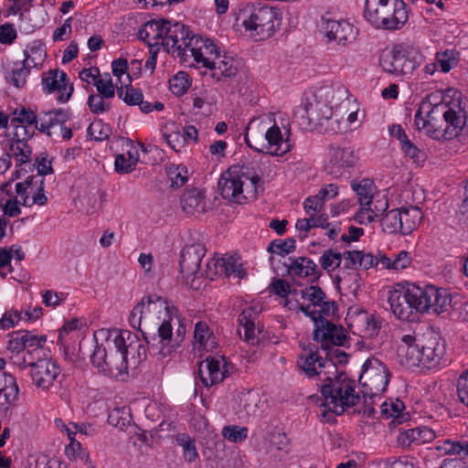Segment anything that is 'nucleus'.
Segmentation results:
<instances>
[{
	"label": "nucleus",
	"instance_id": "1",
	"mask_svg": "<svg viewBox=\"0 0 468 468\" xmlns=\"http://www.w3.org/2000/svg\"><path fill=\"white\" fill-rule=\"evenodd\" d=\"M467 112L460 101L451 104H436L423 101L417 111L414 122L418 130L429 136L439 139H452L458 136L466 126Z\"/></svg>",
	"mask_w": 468,
	"mask_h": 468
},
{
	"label": "nucleus",
	"instance_id": "2",
	"mask_svg": "<svg viewBox=\"0 0 468 468\" xmlns=\"http://www.w3.org/2000/svg\"><path fill=\"white\" fill-rule=\"evenodd\" d=\"M237 27H243L251 37L263 40L271 37L281 26V15L269 5L241 2L234 11Z\"/></svg>",
	"mask_w": 468,
	"mask_h": 468
},
{
	"label": "nucleus",
	"instance_id": "3",
	"mask_svg": "<svg viewBox=\"0 0 468 468\" xmlns=\"http://www.w3.org/2000/svg\"><path fill=\"white\" fill-rule=\"evenodd\" d=\"M320 391L324 399V405L336 415H342L346 408L353 407L359 401V395L356 392V381L336 367L329 373H324L321 378Z\"/></svg>",
	"mask_w": 468,
	"mask_h": 468
},
{
	"label": "nucleus",
	"instance_id": "4",
	"mask_svg": "<svg viewBox=\"0 0 468 468\" xmlns=\"http://www.w3.org/2000/svg\"><path fill=\"white\" fill-rule=\"evenodd\" d=\"M150 353L159 359L165 358L181 346L186 335L184 319L173 308L167 319L158 326L157 333L142 331Z\"/></svg>",
	"mask_w": 468,
	"mask_h": 468
},
{
	"label": "nucleus",
	"instance_id": "5",
	"mask_svg": "<svg viewBox=\"0 0 468 468\" xmlns=\"http://www.w3.org/2000/svg\"><path fill=\"white\" fill-rule=\"evenodd\" d=\"M260 181L253 167L232 165L221 175L218 185L223 198L241 204L256 198Z\"/></svg>",
	"mask_w": 468,
	"mask_h": 468
},
{
	"label": "nucleus",
	"instance_id": "6",
	"mask_svg": "<svg viewBox=\"0 0 468 468\" xmlns=\"http://www.w3.org/2000/svg\"><path fill=\"white\" fill-rule=\"evenodd\" d=\"M365 18L375 27L399 29L408 21V10L402 0H366Z\"/></svg>",
	"mask_w": 468,
	"mask_h": 468
},
{
	"label": "nucleus",
	"instance_id": "7",
	"mask_svg": "<svg viewBox=\"0 0 468 468\" xmlns=\"http://www.w3.org/2000/svg\"><path fill=\"white\" fill-rule=\"evenodd\" d=\"M14 365L21 369L29 368L32 385L43 392L51 390L61 374L59 364L51 357H15Z\"/></svg>",
	"mask_w": 468,
	"mask_h": 468
},
{
	"label": "nucleus",
	"instance_id": "8",
	"mask_svg": "<svg viewBox=\"0 0 468 468\" xmlns=\"http://www.w3.org/2000/svg\"><path fill=\"white\" fill-rule=\"evenodd\" d=\"M418 51L409 46L395 45L382 51L379 65L386 72L396 76L411 74L418 65Z\"/></svg>",
	"mask_w": 468,
	"mask_h": 468
},
{
	"label": "nucleus",
	"instance_id": "9",
	"mask_svg": "<svg viewBox=\"0 0 468 468\" xmlns=\"http://www.w3.org/2000/svg\"><path fill=\"white\" fill-rule=\"evenodd\" d=\"M108 337H112L114 347L120 348L123 356H126L127 368H135L146 359L147 349L133 333L113 328L108 330Z\"/></svg>",
	"mask_w": 468,
	"mask_h": 468
},
{
	"label": "nucleus",
	"instance_id": "10",
	"mask_svg": "<svg viewBox=\"0 0 468 468\" xmlns=\"http://www.w3.org/2000/svg\"><path fill=\"white\" fill-rule=\"evenodd\" d=\"M421 295V287L416 284L389 291L388 303L392 313L400 320L410 321L414 311L420 313L418 303Z\"/></svg>",
	"mask_w": 468,
	"mask_h": 468
},
{
	"label": "nucleus",
	"instance_id": "11",
	"mask_svg": "<svg viewBox=\"0 0 468 468\" xmlns=\"http://www.w3.org/2000/svg\"><path fill=\"white\" fill-rule=\"evenodd\" d=\"M363 368L359 382L368 388L370 397H375L387 390L390 372L386 365L373 357L364 363Z\"/></svg>",
	"mask_w": 468,
	"mask_h": 468
},
{
	"label": "nucleus",
	"instance_id": "12",
	"mask_svg": "<svg viewBox=\"0 0 468 468\" xmlns=\"http://www.w3.org/2000/svg\"><path fill=\"white\" fill-rule=\"evenodd\" d=\"M190 32L182 23L176 22L172 24L168 20L165 24L162 45L168 53L176 55L183 60L188 57V41L191 39Z\"/></svg>",
	"mask_w": 468,
	"mask_h": 468
},
{
	"label": "nucleus",
	"instance_id": "13",
	"mask_svg": "<svg viewBox=\"0 0 468 468\" xmlns=\"http://www.w3.org/2000/svg\"><path fill=\"white\" fill-rule=\"evenodd\" d=\"M421 367L431 369L440 365L445 352V342L434 332H427L419 337Z\"/></svg>",
	"mask_w": 468,
	"mask_h": 468
},
{
	"label": "nucleus",
	"instance_id": "14",
	"mask_svg": "<svg viewBox=\"0 0 468 468\" xmlns=\"http://www.w3.org/2000/svg\"><path fill=\"white\" fill-rule=\"evenodd\" d=\"M331 110L332 108L324 101L308 99L303 107L295 112V117L299 119V125L303 129L313 130L319 128L321 123L331 116Z\"/></svg>",
	"mask_w": 468,
	"mask_h": 468
},
{
	"label": "nucleus",
	"instance_id": "15",
	"mask_svg": "<svg viewBox=\"0 0 468 468\" xmlns=\"http://www.w3.org/2000/svg\"><path fill=\"white\" fill-rule=\"evenodd\" d=\"M163 310L168 311L165 301L156 294L148 295L144 297L133 308L129 322L133 327L138 328L141 333L142 331H149L148 328L143 329L141 327L143 321L148 322L153 315L160 314ZM150 332L152 331L150 330Z\"/></svg>",
	"mask_w": 468,
	"mask_h": 468
},
{
	"label": "nucleus",
	"instance_id": "16",
	"mask_svg": "<svg viewBox=\"0 0 468 468\" xmlns=\"http://www.w3.org/2000/svg\"><path fill=\"white\" fill-rule=\"evenodd\" d=\"M204 255L205 249L200 244L190 245L182 250L179 266L186 285L194 287L195 280L203 276L200 271V263Z\"/></svg>",
	"mask_w": 468,
	"mask_h": 468
},
{
	"label": "nucleus",
	"instance_id": "17",
	"mask_svg": "<svg viewBox=\"0 0 468 468\" xmlns=\"http://www.w3.org/2000/svg\"><path fill=\"white\" fill-rule=\"evenodd\" d=\"M314 340L321 342V347L327 350L330 349L331 344L337 346H345L346 335L343 326H337L323 317L314 327Z\"/></svg>",
	"mask_w": 468,
	"mask_h": 468
},
{
	"label": "nucleus",
	"instance_id": "18",
	"mask_svg": "<svg viewBox=\"0 0 468 468\" xmlns=\"http://www.w3.org/2000/svg\"><path fill=\"white\" fill-rule=\"evenodd\" d=\"M42 86L44 92L50 94L58 91L57 100L60 103L67 102L73 92V85L64 71L58 69H50L42 77Z\"/></svg>",
	"mask_w": 468,
	"mask_h": 468
},
{
	"label": "nucleus",
	"instance_id": "19",
	"mask_svg": "<svg viewBox=\"0 0 468 468\" xmlns=\"http://www.w3.org/2000/svg\"><path fill=\"white\" fill-rule=\"evenodd\" d=\"M265 142H261L259 145H253L249 132L245 135L247 144L259 153H266L271 155H282L290 151V144L283 141L282 132L277 125L270 127L264 133Z\"/></svg>",
	"mask_w": 468,
	"mask_h": 468
},
{
	"label": "nucleus",
	"instance_id": "20",
	"mask_svg": "<svg viewBox=\"0 0 468 468\" xmlns=\"http://www.w3.org/2000/svg\"><path fill=\"white\" fill-rule=\"evenodd\" d=\"M223 357L207 356L199 363L198 378L205 387H212L227 378L229 372Z\"/></svg>",
	"mask_w": 468,
	"mask_h": 468
},
{
	"label": "nucleus",
	"instance_id": "21",
	"mask_svg": "<svg viewBox=\"0 0 468 468\" xmlns=\"http://www.w3.org/2000/svg\"><path fill=\"white\" fill-rule=\"evenodd\" d=\"M188 43V56L193 57L197 63L207 68L219 55L216 45L208 38L193 35Z\"/></svg>",
	"mask_w": 468,
	"mask_h": 468
},
{
	"label": "nucleus",
	"instance_id": "22",
	"mask_svg": "<svg viewBox=\"0 0 468 468\" xmlns=\"http://www.w3.org/2000/svg\"><path fill=\"white\" fill-rule=\"evenodd\" d=\"M421 300H420L419 308L420 313L432 311L441 314L446 311L452 299L445 290H441L432 285H427L421 288Z\"/></svg>",
	"mask_w": 468,
	"mask_h": 468
},
{
	"label": "nucleus",
	"instance_id": "23",
	"mask_svg": "<svg viewBox=\"0 0 468 468\" xmlns=\"http://www.w3.org/2000/svg\"><path fill=\"white\" fill-rule=\"evenodd\" d=\"M419 338L404 335L397 347V361L408 368L421 367Z\"/></svg>",
	"mask_w": 468,
	"mask_h": 468
},
{
	"label": "nucleus",
	"instance_id": "24",
	"mask_svg": "<svg viewBox=\"0 0 468 468\" xmlns=\"http://www.w3.org/2000/svg\"><path fill=\"white\" fill-rule=\"evenodd\" d=\"M299 367L304 372L308 378L314 376H323L335 369L333 359H324L317 355L316 351L304 350L298 359Z\"/></svg>",
	"mask_w": 468,
	"mask_h": 468
},
{
	"label": "nucleus",
	"instance_id": "25",
	"mask_svg": "<svg viewBox=\"0 0 468 468\" xmlns=\"http://www.w3.org/2000/svg\"><path fill=\"white\" fill-rule=\"evenodd\" d=\"M322 19V28L329 41L345 45L347 41L355 39L356 30L346 20H334L324 16Z\"/></svg>",
	"mask_w": 468,
	"mask_h": 468
},
{
	"label": "nucleus",
	"instance_id": "26",
	"mask_svg": "<svg viewBox=\"0 0 468 468\" xmlns=\"http://www.w3.org/2000/svg\"><path fill=\"white\" fill-rule=\"evenodd\" d=\"M99 334L105 337L106 344L109 346L108 358L105 359L109 371H102V373L116 378L127 374L126 356H123L120 348L114 347L113 341H111L112 337H108V330L101 329Z\"/></svg>",
	"mask_w": 468,
	"mask_h": 468
},
{
	"label": "nucleus",
	"instance_id": "27",
	"mask_svg": "<svg viewBox=\"0 0 468 468\" xmlns=\"http://www.w3.org/2000/svg\"><path fill=\"white\" fill-rule=\"evenodd\" d=\"M300 294L303 299L308 300L311 303V306L314 308L319 307L317 311L324 316L334 314L337 308L335 302L328 301L325 293L319 286L311 285L301 290Z\"/></svg>",
	"mask_w": 468,
	"mask_h": 468
},
{
	"label": "nucleus",
	"instance_id": "28",
	"mask_svg": "<svg viewBox=\"0 0 468 468\" xmlns=\"http://www.w3.org/2000/svg\"><path fill=\"white\" fill-rule=\"evenodd\" d=\"M330 164L326 166L328 173L338 175L342 169L352 167L356 165V157L350 148H330Z\"/></svg>",
	"mask_w": 468,
	"mask_h": 468
},
{
	"label": "nucleus",
	"instance_id": "29",
	"mask_svg": "<svg viewBox=\"0 0 468 468\" xmlns=\"http://www.w3.org/2000/svg\"><path fill=\"white\" fill-rule=\"evenodd\" d=\"M18 386L16 378L0 371V410L6 411L18 397Z\"/></svg>",
	"mask_w": 468,
	"mask_h": 468
},
{
	"label": "nucleus",
	"instance_id": "30",
	"mask_svg": "<svg viewBox=\"0 0 468 468\" xmlns=\"http://www.w3.org/2000/svg\"><path fill=\"white\" fill-rule=\"evenodd\" d=\"M435 438V432L428 427H417L409 430H399L398 442L403 447H410L411 443L424 444Z\"/></svg>",
	"mask_w": 468,
	"mask_h": 468
},
{
	"label": "nucleus",
	"instance_id": "31",
	"mask_svg": "<svg viewBox=\"0 0 468 468\" xmlns=\"http://www.w3.org/2000/svg\"><path fill=\"white\" fill-rule=\"evenodd\" d=\"M182 209L188 215L198 216L206 211L204 192L192 188L186 190L180 199Z\"/></svg>",
	"mask_w": 468,
	"mask_h": 468
},
{
	"label": "nucleus",
	"instance_id": "32",
	"mask_svg": "<svg viewBox=\"0 0 468 468\" xmlns=\"http://www.w3.org/2000/svg\"><path fill=\"white\" fill-rule=\"evenodd\" d=\"M69 119V112L63 109L44 112L43 117H40L41 122L39 126H37V130L51 137L56 133L53 129L57 126H62Z\"/></svg>",
	"mask_w": 468,
	"mask_h": 468
},
{
	"label": "nucleus",
	"instance_id": "33",
	"mask_svg": "<svg viewBox=\"0 0 468 468\" xmlns=\"http://www.w3.org/2000/svg\"><path fill=\"white\" fill-rule=\"evenodd\" d=\"M210 264H214L215 274L223 272L226 276L234 275L237 278L242 279L246 275V271L242 268V264L234 256L227 258L212 259L207 262L208 268Z\"/></svg>",
	"mask_w": 468,
	"mask_h": 468
},
{
	"label": "nucleus",
	"instance_id": "34",
	"mask_svg": "<svg viewBox=\"0 0 468 468\" xmlns=\"http://www.w3.org/2000/svg\"><path fill=\"white\" fill-rule=\"evenodd\" d=\"M208 69L211 70V77L217 81L233 78L238 72V69L234 65V59L225 55L220 56V54L213 60Z\"/></svg>",
	"mask_w": 468,
	"mask_h": 468
},
{
	"label": "nucleus",
	"instance_id": "35",
	"mask_svg": "<svg viewBox=\"0 0 468 468\" xmlns=\"http://www.w3.org/2000/svg\"><path fill=\"white\" fill-rule=\"evenodd\" d=\"M257 311L254 307L250 306L244 309L239 315V324L244 330L243 339L248 344L256 345L259 342V338L255 333V316Z\"/></svg>",
	"mask_w": 468,
	"mask_h": 468
},
{
	"label": "nucleus",
	"instance_id": "36",
	"mask_svg": "<svg viewBox=\"0 0 468 468\" xmlns=\"http://www.w3.org/2000/svg\"><path fill=\"white\" fill-rule=\"evenodd\" d=\"M401 213V234L407 235L411 233L419 225L422 218V213L418 207H402L399 208Z\"/></svg>",
	"mask_w": 468,
	"mask_h": 468
},
{
	"label": "nucleus",
	"instance_id": "37",
	"mask_svg": "<svg viewBox=\"0 0 468 468\" xmlns=\"http://www.w3.org/2000/svg\"><path fill=\"white\" fill-rule=\"evenodd\" d=\"M24 332L27 333V336L24 337L26 354H25L24 357L18 356V358H20V359L27 358L28 356H31L33 357H36V356L38 357H43L44 353H43L42 347L47 341V337L45 335H43V336L34 335L28 331H24ZM15 357H17V356L16 355L15 356L12 357L13 364H14Z\"/></svg>",
	"mask_w": 468,
	"mask_h": 468
},
{
	"label": "nucleus",
	"instance_id": "38",
	"mask_svg": "<svg viewBox=\"0 0 468 468\" xmlns=\"http://www.w3.org/2000/svg\"><path fill=\"white\" fill-rule=\"evenodd\" d=\"M194 338L196 343L199 345V348L206 351H210L217 346L215 337L205 322H198L196 324Z\"/></svg>",
	"mask_w": 468,
	"mask_h": 468
},
{
	"label": "nucleus",
	"instance_id": "39",
	"mask_svg": "<svg viewBox=\"0 0 468 468\" xmlns=\"http://www.w3.org/2000/svg\"><path fill=\"white\" fill-rule=\"evenodd\" d=\"M412 258L406 250L399 251L393 259L385 255H379V261L382 268L392 270H403L409 267Z\"/></svg>",
	"mask_w": 468,
	"mask_h": 468
},
{
	"label": "nucleus",
	"instance_id": "40",
	"mask_svg": "<svg viewBox=\"0 0 468 468\" xmlns=\"http://www.w3.org/2000/svg\"><path fill=\"white\" fill-rule=\"evenodd\" d=\"M165 171L173 188L183 186L188 180L187 169L183 165L170 164L165 167Z\"/></svg>",
	"mask_w": 468,
	"mask_h": 468
},
{
	"label": "nucleus",
	"instance_id": "41",
	"mask_svg": "<svg viewBox=\"0 0 468 468\" xmlns=\"http://www.w3.org/2000/svg\"><path fill=\"white\" fill-rule=\"evenodd\" d=\"M437 450L449 455H459L462 458L468 456V441L445 440L437 446Z\"/></svg>",
	"mask_w": 468,
	"mask_h": 468
},
{
	"label": "nucleus",
	"instance_id": "42",
	"mask_svg": "<svg viewBox=\"0 0 468 468\" xmlns=\"http://www.w3.org/2000/svg\"><path fill=\"white\" fill-rule=\"evenodd\" d=\"M380 222L383 231L389 234H401V213H399V209H392L387 212Z\"/></svg>",
	"mask_w": 468,
	"mask_h": 468
},
{
	"label": "nucleus",
	"instance_id": "43",
	"mask_svg": "<svg viewBox=\"0 0 468 468\" xmlns=\"http://www.w3.org/2000/svg\"><path fill=\"white\" fill-rule=\"evenodd\" d=\"M27 336V333L23 331H16L9 334V341L7 345V350L10 352L9 359L12 361V357L16 355L20 357H24L25 342L24 337Z\"/></svg>",
	"mask_w": 468,
	"mask_h": 468
},
{
	"label": "nucleus",
	"instance_id": "44",
	"mask_svg": "<svg viewBox=\"0 0 468 468\" xmlns=\"http://www.w3.org/2000/svg\"><path fill=\"white\" fill-rule=\"evenodd\" d=\"M16 160V166H20L29 161L32 149L27 142H11L9 145V153Z\"/></svg>",
	"mask_w": 468,
	"mask_h": 468
},
{
	"label": "nucleus",
	"instance_id": "45",
	"mask_svg": "<svg viewBox=\"0 0 468 468\" xmlns=\"http://www.w3.org/2000/svg\"><path fill=\"white\" fill-rule=\"evenodd\" d=\"M435 59L441 70L446 73L458 64V52L454 49L437 52Z\"/></svg>",
	"mask_w": 468,
	"mask_h": 468
},
{
	"label": "nucleus",
	"instance_id": "46",
	"mask_svg": "<svg viewBox=\"0 0 468 468\" xmlns=\"http://www.w3.org/2000/svg\"><path fill=\"white\" fill-rule=\"evenodd\" d=\"M131 414L125 407L115 408L108 415L109 424L123 430L131 422Z\"/></svg>",
	"mask_w": 468,
	"mask_h": 468
},
{
	"label": "nucleus",
	"instance_id": "47",
	"mask_svg": "<svg viewBox=\"0 0 468 468\" xmlns=\"http://www.w3.org/2000/svg\"><path fill=\"white\" fill-rule=\"evenodd\" d=\"M176 442L183 449L184 459L192 463L197 460L198 453L196 448L195 440L186 434H179L176 437Z\"/></svg>",
	"mask_w": 468,
	"mask_h": 468
},
{
	"label": "nucleus",
	"instance_id": "48",
	"mask_svg": "<svg viewBox=\"0 0 468 468\" xmlns=\"http://www.w3.org/2000/svg\"><path fill=\"white\" fill-rule=\"evenodd\" d=\"M351 186L358 197L360 206L373 197L374 184L373 181L368 178H365L358 183L352 182Z\"/></svg>",
	"mask_w": 468,
	"mask_h": 468
},
{
	"label": "nucleus",
	"instance_id": "49",
	"mask_svg": "<svg viewBox=\"0 0 468 468\" xmlns=\"http://www.w3.org/2000/svg\"><path fill=\"white\" fill-rule=\"evenodd\" d=\"M29 75L27 66L20 64L18 61L12 66L10 76L7 77L8 81L16 88H22L27 83V77Z\"/></svg>",
	"mask_w": 468,
	"mask_h": 468
},
{
	"label": "nucleus",
	"instance_id": "50",
	"mask_svg": "<svg viewBox=\"0 0 468 468\" xmlns=\"http://www.w3.org/2000/svg\"><path fill=\"white\" fill-rule=\"evenodd\" d=\"M117 94L126 104L133 106L142 102L144 95L141 90L133 87H117Z\"/></svg>",
	"mask_w": 468,
	"mask_h": 468
},
{
	"label": "nucleus",
	"instance_id": "51",
	"mask_svg": "<svg viewBox=\"0 0 468 468\" xmlns=\"http://www.w3.org/2000/svg\"><path fill=\"white\" fill-rule=\"evenodd\" d=\"M109 346L96 344L95 349L90 355V362L100 372L109 371L105 359L108 358Z\"/></svg>",
	"mask_w": 468,
	"mask_h": 468
},
{
	"label": "nucleus",
	"instance_id": "52",
	"mask_svg": "<svg viewBox=\"0 0 468 468\" xmlns=\"http://www.w3.org/2000/svg\"><path fill=\"white\" fill-rule=\"evenodd\" d=\"M362 206H366L374 219H376L387 210L388 203V199L384 196H373L366 203H363Z\"/></svg>",
	"mask_w": 468,
	"mask_h": 468
},
{
	"label": "nucleus",
	"instance_id": "53",
	"mask_svg": "<svg viewBox=\"0 0 468 468\" xmlns=\"http://www.w3.org/2000/svg\"><path fill=\"white\" fill-rule=\"evenodd\" d=\"M14 115L16 116L11 119V124L19 123L25 125H35L36 129L37 126H39L36 113L30 109H27L25 107L16 109L14 111Z\"/></svg>",
	"mask_w": 468,
	"mask_h": 468
},
{
	"label": "nucleus",
	"instance_id": "54",
	"mask_svg": "<svg viewBox=\"0 0 468 468\" xmlns=\"http://www.w3.org/2000/svg\"><path fill=\"white\" fill-rule=\"evenodd\" d=\"M295 239L292 238L282 239H275L271 241L268 247V251L282 256L294 251L296 245Z\"/></svg>",
	"mask_w": 468,
	"mask_h": 468
},
{
	"label": "nucleus",
	"instance_id": "55",
	"mask_svg": "<svg viewBox=\"0 0 468 468\" xmlns=\"http://www.w3.org/2000/svg\"><path fill=\"white\" fill-rule=\"evenodd\" d=\"M94 86L96 87L98 95H101L105 99L114 97L115 87L110 74H105L104 77L97 78L94 81Z\"/></svg>",
	"mask_w": 468,
	"mask_h": 468
},
{
	"label": "nucleus",
	"instance_id": "56",
	"mask_svg": "<svg viewBox=\"0 0 468 468\" xmlns=\"http://www.w3.org/2000/svg\"><path fill=\"white\" fill-rule=\"evenodd\" d=\"M248 428L237 425L225 426L222 429V436L231 442H240L248 437Z\"/></svg>",
	"mask_w": 468,
	"mask_h": 468
},
{
	"label": "nucleus",
	"instance_id": "57",
	"mask_svg": "<svg viewBox=\"0 0 468 468\" xmlns=\"http://www.w3.org/2000/svg\"><path fill=\"white\" fill-rule=\"evenodd\" d=\"M342 262V254L333 250H325L320 257V263L324 270L330 271L340 267Z\"/></svg>",
	"mask_w": 468,
	"mask_h": 468
},
{
	"label": "nucleus",
	"instance_id": "58",
	"mask_svg": "<svg viewBox=\"0 0 468 468\" xmlns=\"http://www.w3.org/2000/svg\"><path fill=\"white\" fill-rule=\"evenodd\" d=\"M319 129L324 133H339L346 129V125L338 117V115L333 112L332 109L331 116H328L326 120L321 123Z\"/></svg>",
	"mask_w": 468,
	"mask_h": 468
},
{
	"label": "nucleus",
	"instance_id": "59",
	"mask_svg": "<svg viewBox=\"0 0 468 468\" xmlns=\"http://www.w3.org/2000/svg\"><path fill=\"white\" fill-rule=\"evenodd\" d=\"M361 319L366 324L365 334L368 337L377 336L379 333L382 324V320L380 319V317L375 314L364 313L363 315L361 316Z\"/></svg>",
	"mask_w": 468,
	"mask_h": 468
},
{
	"label": "nucleus",
	"instance_id": "60",
	"mask_svg": "<svg viewBox=\"0 0 468 468\" xmlns=\"http://www.w3.org/2000/svg\"><path fill=\"white\" fill-rule=\"evenodd\" d=\"M187 74L179 72L169 80L170 90L177 96L183 95L189 87Z\"/></svg>",
	"mask_w": 468,
	"mask_h": 468
},
{
	"label": "nucleus",
	"instance_id": "61",
	"mask_svg": "<svg viewBox=\"0 0 468 468\" xmlns=\"http://www.w3.org/2000/svg\"><path fill=\"white\" fill-rule=\"evenodd\" d=\"M401 149L405 155L412 160L413 163L420 165L426 160V154L423 150L419 149L410 140L406 142Z\"/></svg>",
	"mask_w": 468,
	"mask_h": 468
},
{
	"label": "nucleus",
	"instance_id": "62",
	"mask_svg": "<svg viewBox=\"0 0 468 468\" xmlns=\"http://www.w3.org/2000/svg\"><path fill=\"white\" fill-rule=\"evenodd\" d=\"M115 171L119 174H128L136 167V158L128 159L124 154H117L114 162Z\"/></svg>",
	"mask_w": 468,
	"mask_h": 468
},
{
	"label": "nucleus",
	"instance_id": "63",
	"mask_svg": "<svg viewBox=\"0 0 468 468\" xmlns=\"http://www.w3.org/2000/svg\"><path fill=\"white\" fill-rule=\"evenodd\" d=\"M165 24H168L167 19L152 20L145 23L151 39H163Z\"/></svg>",
	"mask_w": 468,
	"mask_h": 468
},
{
	"label": "nucleus",
	"instance_id": "64",
	"mask_svg": "<svg viewBox=\"0 0 468 468\" xmlns=\"http://www.w3.org/2000/svg\"><path fill=\"white\" fill-rule=\"evenodd\" d=\"M457 395L459 400L468 407V368L458 378Z\"/></svg>",
	"mask_w": 468,
	"mask_h": 468
}]
</instances>
